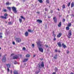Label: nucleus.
Wrapping results in <instances>:
<instances>
[{"mask_svg": "<svg viewBox=\"0 0 74 74\" xmlns=\"http://www.w3.org/2000/svg\"><path fill=\"white\" fill-rule=\"evenodd\" d=\"M15 40L16 42H18V43H19V42H21L22 41L21 39L19 38H16L15 39Z\"/></svg>", "mask_w": 74, "mask_h": 74, "instance_id": "nucleus-1", "label": "nucleus"}, {"mask_svg": "<svg viewBox=\"0 0 74 74\" xmlns=\"http://www.w3.org/2000/svg\"><path fill=\"white\" fill-rule=\"evenodd\" d=\"M4 16H1L0 17L1 18H2V19H7V16H8V14L7 13H5L4 14Z\"/></svg>", "mask_w": 74, "mask_h": 74, "instance_id": "nucleus-2", "label": "nucleus"}, {"mask_svg": "<svg viewBox=\"0 0 74 74\" xmlns=\"http://www.w3.org/2000/svg\"><path fill=\"white\" fill-rule=\"evenodd\" d=\"M71 33V30H69V32L68 33V35L69 36H67V37L69 38H71V37L70 36H71V35H72Z\"/></svg>", "mask_w": 74, "mask_h": 74, "instance_id": "nucleus-3", "label": "nucleus"}, {"mask_svg": "<svg viewBox=\"0 0 74 74\" xmlns=\"http://www.w3.org/2000/svg\"><path fill=\"white\" fill-rule=\"evenodd\" d=\"M6 65L7 66V67H8L7 69L8 73H9L10 71L9 68H10V67H11V65L9 64H6Z\"/></svg>", "mask_w": 74, "mask_h": 74, "instance_id": "nucleus-4", "label": "nucleus"}, {"mask_svg": "<svg viewBox=\"0 0 74 74\" xmlns=\"http://www.w3.org/2000/svg\"><path fill=\"white\" fill-rule=\"evenodd\" d=\"M12 9L13 11L14 12V13H17V11H16V8L13 7L12 8Z\"/></svg>", "mask_w": 74, "mask_h": 74, "instance_id": "nucleus-5", "label": "nucleus"}, {"mask_svg": "<svg viewBox=\"0 0 74 74\" xmlns=\"http://www.w3.org/2000/svg\"><path fill=\"white\" fill-rule=\"evenodd\" d=\"M2 62L5 63L6 61V57H3V58L2 59Z\"/></svg>", "mask_w": 74, "mask_h": 74, "instance_id": "nucleus-6", "label": "nucleus"}, {"mask_svg": "<svg viewBox=\"0 0 74 74\" xmlns=\"http://www.w3.org/2000/svg\"><path fill=\"white\" fill-rule=\"evenodd\" d=\"M38 49L40 52H43V51H44V50L43 49L41 48H40L38 46Z\"/></svg>", "mask_w": 74, "mask_h": 74, "instance_id": "nucleus-7", "label": "nucleus"}, {"mask_svg": "<svg viewBox=\"0 0 74 74\" xmlns=\"http://www.w3.org/2000/svg\"><path fill=\"white\" fill-rule=\"evenodd\" d=\"M18 58V56L16 55L15 56H14L12 57V59H17Z\"/></svg>", "mask_w": 74, "mask_h": 74, "instance_id": "nucleus-8", "label": "nucleus"}, {"mask_svg": "<svg viewBox=\"0 0 74 74\" xmlns=\"http://www.w3.org/2000/svg\"><path fill=\"white\" fill-rule=\"evenodd\" d=\"M53 20L55 23H57V19L56 18V17H54L53 18Z\"/></svg>", "mask_w": 74, "mask_h": 74, "instance_id": "nucleus-9", "label": "nucleus"}, {"mask_svg": "<svg viewBox=\"0 0 74 74\" xmlns=\"http://www.w3.org/2000/svg\"><path fill=\"white\" fill-rule=\"evenodd\" d=\"M13 73L14 74H19L18 73V71L17 70H14L13 72Z\"/></svg>", "mask_w": 74, "mask_h": 74, "instance_id": "nucleus-10", "label": "nucleus"}, {"mask_svg": "<svg viewBox=\"0 0 74 74\" xmlns=\"http://www.w3.org/2000/svg\"><path fill=\"white\" fill-rule=\"evenodd\" d=\"M57 45H58L59 47H62V45H61V42H58Z\"/></svg>", "mask_w": 74, "mask_h": 74, "instance_id": "nucleus-11", "label": "nucleus"}, {"mask_svg": "<svg viewBox=\"0 0 74 74\" xmlns=\"http://www.w3.org/2000/svg\"><path fill=\"white\" fill-rule=\"evenodd\" d=\"M62 35V33H59V34L57 35V37H58V38H59L61 37Z\"/></svg>", "mask_w": 74, "mask_h": 74, "instance_id": "nucleus-12", "label": "nucleus"}, {"mask_svg": "<svg viewBox=\"0 0 74 74\" xmlns=\"http://www.w3.org/2000/svg\"><path fill=\"white\" fill-rule=\"evenodd\" d=\"M28 60H29L28 58L24 59L23 60V62H26L28 61Z\"/></svg>", "mask_w": 74, "mask_h": 74, "instance_id": "nucleus-13", "label": "nucleus"}, {"mask_svg": "<svg viewBox=\"0 0 74 74\" xmlns=\"http://www.w3.org/2000/svg\"><path fill=\"white\" fill-rule=\"evenodd\" d=\"M25 35L26 37H27L29 36V33L27 32H26L25 34Z\"/></svg>", "mask_w": 74, "mask_h": 74, "instance_id": "nucleus-14", "label": "nucleus"}, {"mask_svg": "<svg viewBox=\"0 0 74 74\" xmlns=\"http://www.w3.org/2000/svg\"><path fill=\"white\" fill-rule=\"evenodd\" d=\"M62 47H63L64 48H67V47L66 45H65L64 43H62Z\"/></svg>", "mask_w": 74, "mask_h": 74, "instance_id": "nucleus-15", "label": "nucleus"}, {"mask_svg": "<svg viewBox=\"0 0 74 74\" xmlns=\"http://www.w3.org/2000/svg\"><path fill=\"white\" fill-rule=\"evenodd\" d=\"M36 21L38 22V23H42V21L41 20H39V19L37 20Z\"/></svg>", "mask_w": 74, "mask_h": 74, "instance_id": "nucleus-16", "label": "nucleus"}, {"mask_svg": "<svg viewBox=\"0 0 74 74\" xmlns=\"http://www.w3.org/2000/svg\"><path fill=\"white\" fill-rule=\"evenodd\" d=\"M74 6V2H72L71 4V8H72V7H73Z\"/></svg>", "mask_w": 74, "mask_h": 74, "instance_id": "nucleus-17", "label": "nucleus"}, {"mask_svg": "<svg viewBox=\"0 0 74 74\" xmlns=\"http://www.w3.org/2000/svg\"><path fill=\"white\" fill-rule=\"evenodd\" d=\"M61 25H62V23L61 22H60L59 23H58V27H61Z\"/></svg>", "mask_w": 74, "mask_h": 74, "instance_id": "nucleus-18", "label": "nucleus"}, {"mask_svg": "<svg viewBox=\"0 0 74 74\" xmlns=\"http://www.w3.org/2000/svg\"><path fill=\"white\" fill-rule=\"evenodd\" d=\"M55 56H54L53 57V59H54L56 60L57 59V56H58V55L56 54L55 55Z\"/></svg>", "mask_w": 74, "mask_h": 74, "instance_id": "nucleus-19", "label": "nucleus"}, {"mask_svg": "<svg viewBox=\"0 0 74 74\" xmlns=\"http://www.w3.org/2000/svg\"><path fill=\"white\" fill-rule=\"evenodd\" d=\"M41 66L44 67V62H42L41 64Z\"/></svg>", "mask_w": 74, "mask_h": 74, "instance_id": "nucleus-20", "label": "nucleus"}, {"mask_svg": "<svg viewBox=\"0 0 74 74\" xmlns=\"http://www.w3.org/2000/svg\"><path fill=\"white\" fill-rule=\"evenodd\" d=\"M30 56V55L29 54H27L25 56V57L26 58H29Z\"/></svg>", "mask_w": 74, "mask_h": 74, "instance_id": "nucleus-21", "label": "nucleus"}, {"mask_svg": "<svg viewBox=\"0 0 74 74\" xmlns=\"http://www.w3.org/2000/svg\"><path fill=\"white\" fill-rule=\"evenodd\" d=\"M66 30H69L70 29V28H69V27L67 26L66 27Z\"/></svg>", "mask_w": 74, "mask_h": 74, "instance_id": "nucleus-22", "label": "nucleus"}, {"mask_svg": "<svg viewBox=\"0 0 74 74\" xmlns=\"http://www.w3.org/2000/svg\"><path fill=\"white\" fill-rule=\"evenodd\" d=\"M10 4H11V3H10L9 2H6V5H10Z\"/></svg>", "mask_w": 74, "mask_h": 74, "instance_id": "nucleus-23", "label": "nucleus"}, {"mask_svg": "<svg viewBox=\"0 0 74 74\" xmlns=\"http://www.w3.org/2000/svg\"><path fill=\"white\" fill-rule=\"evenodd\" d=\"M19 22H20V23H22V19H21V18H19Z\"/></svg>", "mask_w": 74, "mask_h": 74, "instance_id": "nucleus-24", "label": "nucleus"}, {"mask_svg": "<svg viewBox=\"0 0 74 74\" xmlns=\"http://www.w3.org/2000/svg\"><path fill=\"white\" fill-rule=\"evenodd\" d=\"M67 26H68V27H70L71 26V23H69L67 25Z\"/></svg>", "mask_w": 74, "mask_h": 74, "instance_id": "nucleus-25", "label": "nucleus"}, {"mask_svg": "<svg viewBox=\"0 0 74 74\" xmlns=\"http://www.w3.org/2000/svg\"><path fill=\"white\" fill-rule=\"evenodd\" d=\"M38 0V2H39V3H42L43 2L42 0Z\"/></svg>", "mask_w": 74, "mask_h": 74, "instance_id": "nucleus-26", "label": "nucleus"}, {"mask_svg": "<svg viewBox=\"0 0 74 74\" xmlns=\"http://www.w3.org/2000/svg\"><path fill=\"white\" fill-rule=\"evenodd\" d=\"M2 12H7V10L5 9H3L2 10Z\"/></svg>", "mask_w": 74, "mask_h": 74, "instance_id": "nucleus-27", "label": "nucleus"}, {"mask_svg": "<svg viewBox=\"0 0 74 74\" xmlns=\"http://www.w3.org/2000/svg\"><path fill=\"white\" fill-rule=\"evenodd\" d=\"M7 8L8 9V10H9L10 11H11V7H7Z\"/></svg>", "mask_w": 74, "mask_h": 74, "instance_id": "nucleus-28", "label": "nucleus"}, {"mask_svg": "<svg viewBox=\"0 0 74 74\" xmlns=\"http://www.w3.org/2000/svg\"><path fill=\"white\" fill-rule=\"evenodd\" d=\"M12 23L11 22H9L8 23L9 25H12Z\"/></svg>", "mask_w": 74, "mask_h": 74, "instance_id": "nucleus-29", "label": "nucleus"}, {"mask_svg": "<svg viewBox=\"0 0 74 74\" xmlns=\"http://www.w3.org/2000/svg\"><path fill=\"white\" fill-rule=\"evenodd\" d=\"M54 70H55V71H58V69L57 67H56L55 68V69H54Z\"/></svg>", "mask_w": 74, "mask_h": 74, "instance_id": "nucleus-30", "label": "nucleus"}, {"mask_svg": "<svg viewBox=\"0 0 74 74\" xmlns=\"http://www.w3.org/2000/svg\"><path fill=\"white\" fill-rule=\"evenodd\" d=\"M28 31L29 32H30V33H32L33 32V31H32L30 29H28Z\"/></svg>", "mask_w": 74, "mask_h": 74, "instance_id": "nucleus-31", "label": "nucleus"}, {"mask_svg": "<svg viewBox=\"0 0 74 74\" xmlns=\"http://www.w3.org/2000/svg\"><path fill=\"white\" fill-rule=\"evenodd\" d=\"M20 17L21 18V19H23L24 20H25V18H24L23 16H20Z\"/></svg>", "mask_w": 74, "mask_h": 74, "instance_id": "nucleus-32", "label": "nucleus"}, {"mask_svg": "<svg viewBox=\"0 0 74 74\" xmlns=\"http://www.w3.org/2000/svg\"><path fill=\"white\" fill-rule=\"evenodd\" d=\"M66 7L65 6V5L64 4L62 5V8L63 9H64V8H65Z\"/></svg>", "mask_w": 74, "mask_h": 74, "instance_id": "nucleus-33", "label": "nucleus"}, {"mask_svg": "<svg viewBox=\"0 0 74 74\" xmlns=\"http://www.w3.org/2000/svg\"><path fill=\"white\" fill-rule=\"evenodd\" d=\"M71 4V2H69L68 4H67V6L68 7H70V4Z\"/></svg>", "mask_w": 74, "mask_h": 74, "instance_id": "nucleus-34", "label": "nucleus"}, {"mask_svg": "<svg viewBox=\"0 0 74 74\" xmlns=\"http://www.w3.org/2000/svg\"><path fill=\"white\" fill-rule=\"evenodd\" d=\"M46 1L47 3H48V4H49V0H47Z\"/></svg>", "mask_w": 74, "mask_h": 74, "instance_id": "nucleus-35", "label": "nucleus"}, {"mask_svg": "<svg viewBox=\"0 0 74 74\" xmlns=\"http://www.w3.org/2000/svg\"><path fill=\"white\" fill-rule=\"evenodd\" d=\"M40 43H42V42H38L37 43V45H39Z\"/></svg>", "mask_w": 74, "mask_h": 74, "instance_id": "nucleus-36", "label": "nucleus"}, {"mask_svg": "<svg viewBox=\"0 0 74 74\" xmlns=\"http://www.w3.org/2000/svg\"><path fill=\"white\" fill-rule=\"evenodd\" d=\"M65 19L63 18L62 19L63 22H65Z\"/></svg>", "mask_w": 74, "mask_h": 74, "instance_id": "nucleus-37", "label": "nucleus"}, {"mask_svg": "<svg viewBox=\"0 0 74 74\" xmlns=\"http://www.w3.org/2000/svg\"><path fill=\"white\" fill-rule=\"evenodd\" d=\"M23 49L24 51H25V50H26V48L25 47H23Z\"/></svg>", "mask_w": 74, "mask_h": 74, "instance_id": "nucleus-38", "label": "nucleus"}, {"mask_svg": "<svg viewBox=\"0 0 74 74\" xmlns=\"http://www.w3.org/2000/svg\"><path fill=\"white\" fill-rule=\"evenodd\" d=\"M40 73V71L36 72H35V74H38V73Z\"/></svg>", "mask_w": 74, "mask_h": 74, "instance_id": "nucleus-39", "label": "nucleus"}, {"mask_svg": "<svg viewBox=\"0 0 74 74\" xmlns=\"http://www.w3.org/2000/svg\"><path fill=\"white\" fill-rule=\"evenodd\" d=\"M66 53H70V51H69V50H67L66 51Z\"/></svg>", "mask_w": 74, "mask_h": 74, "instance_id": "nucleus-40", "label": "nucleus"}, {"mask_svg": "<svg viewBox=\"0 0 74 74\" xmlns=\"http://www.w3.org/2000/svg\"><path fill=\"white\" fill-rule=\"evenodd\" d=\"M32 47H33V48H34V46H35L34 44H32Z\"/></svg>", "mask_w": 74, "mask_h": 74, "instance_id": "nucleus-41", "label": "nucleus"}, {"mask_svg": "<svg viewBox=\"0 0 74 74\" xmlns=\"http://www.w3.org/2000/svg\"><path fill=\"white\" fill-rule=\"evenodd\" d=\"M54 39H53V40H54V41H56V38H55V37H54Z\"/></svg>", "mask_w": 74, "mask_h": 74, "instance_id": "nucleus-42", "label": "nucleus"}, {"mask_svg": "<svg viewBox=\"0 0 74 74\" xmlns=\"http://www.w3.org/2000/svg\"><path fill=\"white\" fill-rule=\"evenodd\" d=\"M12 44H13V45H15V42H12Z\"/></svg>", "mask_w": 74, "mask_h": 74, "instance_id": "nucleus-43", "label": "nucleus"}, {"mask_svg": "<svg viewBox=\"0 0 74 74\" xmlns=\"http://www.w3.org/2000/svg\"><path fill=\"white\" fill-rule=\"evenodd\" d=\"M45 46H46V48H48V45H45Z\"/></svg>", "mask_w": 74, "mask_h": 74, "instance_id": "nucleus-44", "label": "nucleus"}, {"mask_svg": "<svg viewBox=\"0 0 74 74\" xmlns=\"http://www.w3.org/2000/svg\"><path fill=\"white\" fill-rule=\"evenodd\" d=\"M15 55V54H14V53H12L11 55V56H13L14 55Z\"/></svg>", "mask_w": 74, "mask_h": 74, "instance_id": "nucleus-45", "label": "nucleus"}, {"mask_svg": "<svg viewBox=\"0 0 74 74\" xmlns=\"http://www.w3.org/2000/svg\"><path fill=\"white\" fill-rule=\"evenodd\" d=\"M53 36H54V37H56V35L55 34H53Z\"/></svg>", "mask_w": 74, "mask_h": 74, "instance_id": "nucleus-46", "label": "nucleus"}, {"mask_svg": "<svg viewBox=\"0 0 74 74\" xmlns=\"http://www.w3.org/2000/svg\"><path fill=\"white\" fill-rule=\"evenodd\" d=\"M55 52H58V50H57V49H55Z\"/></svg>", "mask_w": 74, "mask_h": 74, "instance_id": "nucleus-47", "label": "nucleus"}, {"mask_svg": "<svg viewBox=\"0 0 74 74\" xmlns=\"http://www.w3.org/2000/svg\"><path fill=\"white\" fill-rule=\"evenodd\" d=\"M45 11H48V9H47V8H45Z\"/></svg>", "mask_w": 74, "mask_h": 74, "instance_id": "nucleus-48", "label": "nucleus"}, {"mask_svg": "<svg viewBox=\"0 0 74 74\" xmlns=\"http://www.w3.org/2000/svg\"><path fill=\"white\" fill-rule=\"evenodd\" d=\"M50 13H51V14H52V13H53V11L51 10Z\"/></svg>", "mask_w": 74, "mask_h": 74, "instance_id": "nucleus-49", "label": "nucleus"}, {"mask_svg": "<svg viewBox=\"0 0 74 74\" xmlns=\"http://www.w3.org/2000/svg\"><path fill=\"white\" fill-rule=\"evenodd\" d=\"M37 14H40V12H37Z\"/></svg>", "mask_w": 74, "mask_h": 74, "instance_id": "nucleus-50", "label": "nucleus"}, {"mask_svg": "<svg viewBox=\"0 0 74 74\" xmlns=\"http://www.w3.org/2000/svg\"><path fill=\"white\" fill-rule=\"evenodd\" d=\"M20 56L21 58H22V55L21 54H20Z\"/></svg>", "mask_w": 74, "mask_h": 74, "instance_id": "nucleus-51", "label": "nucleus"}, {"mask_svg": "<svg viewBox=\"0 0 74 74\" xmlns=\"http://www.w3.org/2000/svg\"><path fill=\"white\" fill-rule=\"evenodd\" d=\"M10 73L11 74H12V70H10Z\"/></svg>", "mask_w": 74, "mask_h": 74, "instance_id": "nucleus-52", "label": "nucleus"}, {"mask_svg": "<svg viewBox=\"0 0 74 74\" xmlns=\"http://www.w3.org/2000/svg\"><path fill=\"white\" fill-rule=\"evenodd\" d=\"M14 64H16V61H15V62H14Z\"/></svg>", "mask_w": 74, "mask_h": 74, "instance_id": "nucleus-53", "label": "nucleus"}, {"mask_svg": "<svg viewBox=\"0 0 74 74\" xmlns=\"http://www.w3.org/2000/svg\"><path fill=\"white\" fill-rule=\"evenodd\" d=\"M53 34H55V31H53Z\"/></svg>", "mask_w": 74, "mask_h": 74, "instance_id": "nucleus-54", "label": "nucleus"}, {"mask_svg": "<svg viewBox=\"0 0 74 74\" xmlns=\"http://www.w3.org/2000/svg\"><path fill=\"white\" fill-rule=\"evenodd\" d=\"M3 34V33L1 32H0V35H2Z\"/></svg>", "mask_w": 74, "mask_h": 74, "instance_id": "nucleus-55", "label": "nucleus"}, {"mask_svg": "<svg viewBox=\"0 0 74 74\" xmlns=\"http://www.w3.org/2000/svg\"><path fill=\"white\" fill-rule=\"evenodd\" d=\"M58 52H59V53H60V51L58 50Z\"/></svg>", "mask_w": 74, "mask_h": 74, "instance_id": "nucleus-56", "label": "nucleus"}, {"mask_svg": "<svg viewBox=\"0 0 74 74\" xmlns=\"http://www.w3.org/2000/svg\"><path fill=\"white\" fill-rule=\"evenodd\" d=\"M3 37V36H0V38H2Z\"/></svg>", "mask_w": 74, "mask_h": 74, "instance_id": "nucleus-57", "label": "nucleus"}, {"mask_svg": "<svg viewBox=\"0 0 74 74\" xmlns=\"http://www.w3.org/2000/svg\"><path fill=\"white\" fill-rule=\"evenodd\" d=\"M48 18H51V17L49 16H48Z\"/></svg>", "mask_w": 74, "mask_h": 74, "instance_id": "nucleus-58", "label": "nucleus"}, {"mask_svg": "<svg viewBox=\"0 0 74 74\" xmlns=\"http://www.w3.org/2000/svg\"><path fill=\"white\" fill-rule=\"evenodd\" d=\"M71 74H74V73H73V72H71Z\"/></svg>", "mask_w": 74, "mask_h": 74, "instance_id": "nucleus-59", "label": "nucleus"}, {"mask_svg": "<svg viewBox=\"0 0 74 74\" xmlns=\"http://www.w3.org/2000/svg\"><path fill=\"white\" fill-rule=\"evenodd\" d=\"M36 55H34V56H33V57H35V56H36Z\"/></svg>", "mask_w": 74, "mask_h": 74, "instance_id": "nucleus-60", "label": "nucleus"}, {"mask_svg": "<svg viewBox=\"0 0 74 74\" xmlns=\"http://www.w3.org/2000/svg\"><path fill=\"white\" fill-rule=\"evenodd\" d=\"M58 10L59 11H60V10H59V8H58Z\"/></svg>", "mask_w": 74, "mask_h": 74, "instance_id": "nucleus-61", "label": "nucleus"}, {"mask_svg": "<svg viewBox=\"0 0 74 74\" xmlns=\"http://www.w3.org/2000/svg\"><path fill=\"white\" fill-rule=\"evenodd\" d=\"M39 67H40V65H39Z\"/></svg>", "mask_w": 74, "mask_h": 74, "instance_id": "nucleus-62", "label": "nucleus"}, {"mask_svg": "<svg viewBox=\"0 0 74 74\" xmlns=\"http://www.w3.org/2000/svg\"><path fill=\"white\" fill-rule=\"evenodd\" d=\"M1 49V47H0V50Z\"/></svg>", "mask_w": 74, "mask_h": 74, "instance_id": "nucleus-63", "label": "nucleus"}, {"mask_svg": "<svg viewBox=\"0 0 74 74\" xmlns=\"http://www.w3.org/2000/svg\"><path fill=\"white\" fill-rule=\"evenodd\" d=\"M1 56V55L0 54V56Z\"/></svg>", "mask_w": 74, "mask_h": 74, "instance_id": "nucleus-64", "label": "nucleus"}]
</instances>
